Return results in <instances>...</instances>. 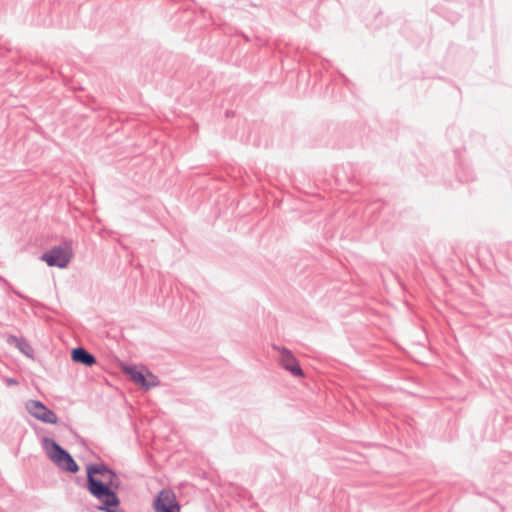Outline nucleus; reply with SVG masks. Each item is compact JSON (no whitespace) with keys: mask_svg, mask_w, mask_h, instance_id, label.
<instances>
[{"mask_svg":"<svg viewBox=\"0 0 512 512\" xmlns=\"http://www.w3.org/2000/svg\"><path fill=\"white\" fill-rule=\"evenodd\" d=\"M110 469L103 464L89 465L87 467V489L101 502L99 510L105 511L111 507H118L120 499L115 492H110L108 487L103 484V479L107 476Z\"/></svg>","mask_w":512,"mask_h":512,"instance_id":"1","label":"nucleus"},{"mask_svg":"<svg viewBox=\"0 0 512 512\" xmlns=\"http://www.w3.org/2000/svg\"><path fill=\"white\" fill-rule=\"evenodd\" d=\"M72 360L86 366H92L96 363V358L82 347L74 348L71 353Z\"/></svg>","mask_w":512,"mask_h":512,"instance_id":"8","label":"nucleus"},{"mask_svg":"<svg viewBox=\"0 0 512 512\" xmlns=\"http://www.w3.org/2000/svg\"><path fill=\"white\" fill-rule=\"evenodd\" d=\"M11 342H15L17 345H20V344H24V342L20 339H18L17 337H11Z\"/></svg>","mask_w":512,"mask_h":512,"instance_id":"10","label":"nucleus"},{"mask_svg":"<svg viewBox=\"0 0 512 512\" xmlns=\"http://www.w3.org/2000/svg\"><path fill=\"white\" fill-rule=\"evenodd\" d=\"M273 349L277 351L278 362L285 370L289 371L293 376H303V371L297 359L289 349L278 345H273Z\"/></svg>","mask_w":512,"mask_h":512,"instance_id":"6","label":"nucleus"},{"mask_svg":"<svg viewBox=\"0 0 512 512\" xmlns=\"http://www.w3.org/2000/svg\"><path fill=\"white\" fill-rule=\"evenodd\" d=\"M25 408L31 416L43 423L56 424L58 422L57 415L41 401L28 400L25 403Z\"/></svg>","mask_w":512,"mask_h":512,"instance_id":"5","label":"nucleus"},{"mask_svg":"<svg viewBox=\"0 0 512 512\" xmlns=\"http://www.w3.org/2000/svg\"><path fill=\"white\" fill-rule=\"evenodd\" d=\"M43 448L49 459L60 469L76 473L79 470L72 456L51 438H43Z\"/></svg>","mask_w":512,"mask_h":512,"instance_id":"2","label":"nucleus"},{"mask_svg":"<svg viewBox=\"0 0 512 512\" xmlns=\"http://www.w3.org/2000/svg\"><path fill=\"white\" fill-rule=\"evenodd\" d=\"M72 255L71 242L65 241L62 245L54 246L48 252L44 253L41 256V260L50 267L66 268Z\"/></svg>","mask_w":512,"mask_h":512,"instance_id":"3","label":"nucleus"},{"mask_svg":"<svg viewBox=\"0 0 512 512\" xmlns=\"http://www.w3.org/2000/svg\"><path fill=\"white\" fill-rule=\"evenodd\" d=\"M17 346L20 348V350H22L23 352H25V351H24V346H22V344L17 345Z\"/></svg>","mask_w":512,"mask_h":512,"instance_id":"12","label":"nucleus"},{"mask_svg":"<svg viewBox=\"0 0 512 512\" xmlns=\"http://www.w3.org/2000/svg\"><path fill=\"white\" fill-rule=\"evenodd\" d=\"M155 509L157 512H179L174 494L169 490H162L155 501Z\"/></svg>","mask_w":512,"mask_h":512,"instance_id":"7","label":"nucleus"},{"mask_svg":"<svg viewBox=\"0 0 512 512\" xmlns=\"http://www.w3.org/2000/svg\"><path fill=\"white\" fill-rule=\"evenodd\" d=\"M7 383H8L9 385H15V384H17V381H16L15 379H8V380H7Z\"/></svg>","mask_w":512,"mask_h":512,"instance_id":"11","label":"nucleus"},{"mask_svg":"<svg viewBox=\"0 0 512 512\" xmlns=\"http://www.w3.org/2000/svg\"><path fill=\"white\" fill-rule=\"evenodd\" d=\"M103 484L106 485L110 492H115V489H118L121 485L120 478L117 476V474L110 469V471L107 473V476H105L103 479Z\"/></svg>","mask_w":512,"mask_h":512,"instance_id":"9","label":"nucleus"},{"mask_svg":"<svg viewBox=\"0 0 512 512\" xmlns=\"http://www.w3.org/2000/svg\"><path fill=\"white\" fill-rule=\"evenodd\" d=\"M122 370L135 384L146 389L159 384L157 377L144 366L125 365Z\"/></svg>","mask_w":512,"mask_h":512,"instance_id":"4","label":"nucleus"}]
</instances>
